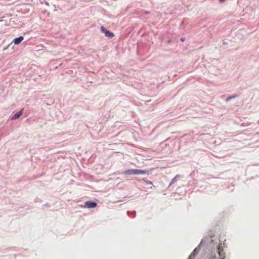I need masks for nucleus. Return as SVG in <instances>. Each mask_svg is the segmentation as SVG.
<instances>
[{
    "instance_id": "1",
    "label": "nucleus",
    "mask_w": 259,
    "mask_h": 259,
    "mask_svg": "<svg viewBox=\"0 0 259 259\" xmlns=\"http://www.w3.org/2000/svg\"><path fill=\"white\" fill-rule=\"evenodd\" d=\"M101 30L102 32L105 33L106 36L112 38L114 36V34L113 33L109 31V30H107L106 28H105L103 26L101 27Z\"/></svg>"
},
{
    "instance_id": "5",
    "label": "nucleus",
    "mask_w": 259,
    "mask_h": 259,
    "mask_svg": "<svg viewBox=\"0 0 259 259\" xmlns=\"http://www.w3.org/2000/svg\"><path fill=\"white\" fill-rule=\"evenodd\" d=\"M148 171L147 170L134 169V175H143L147 174Z\"/></svg>"
},
{
    "instance_id": "2",
    "label": "nucleus",
    "mask_w": 259,
    "mask_h": 259,
    "mask_svg": "<svg viewBox=\"0 0 259 259\" xmlns=\"http://www.w3.org/2000/svg\"><path fill=\"white\" fill-rule=\"evenodd\" d=\"M97 203L95 202H92L91 201H87L84 203V207L89 208H95L97 206Z\"/></svg>"
},
{
    "instance_id": "3",
    "label": "nucleus",
    "mask_w": 259,
    "mask_h": 259,
    "mask_svg": "<svg viewBox=\"0 0 259 259\" xmlns=\"http://www.w3.org/2000/svg\"><path fill=\"white\" fill-rule=\"evenodd\" d=\"M218 254L219 255L220 258V259H225V253L224 252L223 248L221 246V244H220L219 245V246L218 247Z\"/></svg>"
},
{
    "instance_id": "9",
    "label": "nucleus",
    "mask_w": 259,
    "mask_h": 259,
    "mask_svg": "<svg viewBox=\"0 0 259 259\" xmlns=\"http://www.w3.org/2000/svg\"><path fill=\"white\" fill-rule=\"evenodd\" d=\"M238 95H234V96H230V97H228L227 98V101H229L230 100L232 99H233V98H235V97H237Z\"/></svg>"
},
{
    "instance_id": "10",
    "label": "nucleus",
    "mask_w": 259,
    "mask_h": 259,
    "mask_svg": "<svg viewBox=\"0 0 259 259\" xmlns=\"http://www.w3.org/2000/svg\"><path fill=\"white\" fill-rule=\"evenodd\" d=\"M146 183H147V184H152V182L150 181H148Z\"/></svg>"
},
{
    "instance_id": "6",
    "label": "nucleus",
    "mask_w": 259,
    "mask_h": 259,
    "mask_svg": "<svg viewBox=\"0 0 259 259\" xmlns=\"http://www.w3.org/2000/svg\"><path fill=\"white\" fill-rule=\"evenodd\" d=\"M24 38L23 36H19V37L16 38L13 40V42L15 45H19L23 40Z\"/></svg>"
},
{
    "instance_id": "8",
    "label": "nucleus",
    "mask_w": 259,
    "mask_h": 259,
    "mask_svg": "<svg viewBox=\"0 0 259 259\" xmlns=\"http://www.w3.org/2000/svg\"><path fill=\"white\" fill-rule=\"evenodd\" d=\"M125 175H134V169H127L123 172Z\"/></svg>"
},
{
    "instance_id": "11",
    "label": "nucleus",
    "mask_w": 259,
    "mask_h": 259,
    "mask_svg": "<svg viewBox=\"0 0 259 259\" xmlns=\"http://www.w3.org/2000/svg\"><path fill=\"white\" fill-rule=\"evenodd\" d=\"M181 41H185V38H182L181 39Z\"/></svg>"
},
{
    "instance_id": "12",
    "label": "nucleus",
    "mask_w": 259,
    "mask_h": 259,
    "mask_svg": "<svg viewBox=\"0 0 259 259\" xmlns=\"http://www.w3.org/2000/svg\"><path fill=\"white\" fill-rule=\"evenodd\" d=\"M220 1L221 2H224V1H225V0H220Z\"/></svg>"
},
{
    "instance_id": "4",
    "label": "nucleus",
    "mask_w": 259,
    "mask_h": 259,
    "mask_svg": "<svg viewBox=\"0 0 259 259\" xmlns=\"http://www.w3.org/2000/svg\"><path fill=\"white\" fill-rule=\"evenodd\" d=\"M200 245H198L195 249L193 250V251L191 253L189 259H194L196 254H197L199 251H200Z\"/></svg>"
},
{
    "instance_id": "7",
    "label": "nucleus",
    "mask_w": 259,
    "mask_h": 259,
    "mask_svg": "<svg viewBox=\"0 0 259 259\" xmlns=\"http://www.w3.org/2000/svg\"><path fill=\"white\" fill-rule=\"evenodd\" d=\"M22 113H23V109H22L19 112L15 114L12 118V119L14 120V119H16L18 118L22 115Z\"/></svg>"
}]
</instances>
